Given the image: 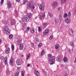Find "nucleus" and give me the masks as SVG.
Segmentation results:
<instances>
[{
	"mask_svg": "<svg viewBox=\"0 0 76 76\" xmlns=\"http://www.w3.org/2000/svg\"><path fill=\"white\" fill-rule=\"evenodd\" d=\"M32 15L31 13H28L27 15L24 16L22 19V21L23 22H27L31 19Z\"/></svg>",
	"mask_w": 76,
	"mask_h": 76,
	"instance_id": "1",
	"label": "nucleus"
},
{
	"mask_svg": "<svg viewBox=\"0 0 76 76\" xmlns=\"http://www.w3.org/2000/svg\"><path fill=\"white\" fill-rule=\"evenodd\" d=\"M27 8L28 9H30L32 8L33 9H35V7L34 6V3L31 1L29 2L27 6Z\"/></svg>",
	"mask_w": 76,
	"mask_h": 76,
	"instance_id": "2",
	"label": "nucleus"
},
{
	"mask_svg": "<svg viewBox=\"0 0 76 76\" xmlns=\"http://www.w3.org/2000/svg\"><path fill=\"white\" fill-rule=\"evenodd\" d=\"M4 32L6 34L9 35L10 34V30L9 28V27L7 26H5L4 27Z\"/></svg>",
	"mask_w": 76,
	"mask_h": 76,
	"instance_id": "3",
	"label": "nucleus"
},
{
	"mask_svg": "<svg viewBox=\"0 0 76 76\" xmlns=\"http://www.w3.org/2000/svg\"><path fill=\"white\" fill-rule=\"evenodd\" d=\"M56 58L55 56L52 57L49 60H48V61L50 63V64H53L55 63V59Z\"/></svg>",
	"mask_w": 76,
	"mask_h": 76,
	"instance_id": "4",
	"label": "nucleus"
},
{
	"mask_svg": "<svg viewBox=\"0 0 76 76\" xmlns=\"http://www.w3.org/2000/svg\"><path fill=\"white\" fill-rule=\"evenodd\" d=\"M58 5V2L56 1L53 2L52 4V6L53 8H55L56 7H57Z\"/></svg>",
	"mask_w": 76,
	"mask_h": 76,
	"instance_id": "5",
	"label": "nucleus"
},
{
	"mask_svg": "<svg viewBox=\"0 0 76 76\" xmlns=\"http://www.w3.org/2000/svg\"><path fill=\"white\" fill-rule=\"evenodd\" d=\"M65 22L67 24H69L70 23V20L68 18H66L65 19Z\"/></svg>",
	"mask_w": 76,
	"mask_h": 76,
	"instance_id": "6",
	"label": "nucleus"
},
{
	"mask_svg": "<svg viewBox=\"0 0 76 76\" xmlns=\"http://www.w3.org/2000/svg\"><path fill=\"white\" fill-rule=\"evenodd\" d=\"M16 63V64H17L18 65H20V64H22V61H21V60L19 59L17 60Z\"/></svg>",
	"mask_w": 76,
	"mask_h": 76,
	"instance_id": "7",
	"label": "nucleus"
},
{
	"mask_svg": "<svg viewBox=\"0 0 76 76\" xmlns=\"http://www.w3.org/2000/svg\"><path fill=\"white\" fill-rule=\"evenodd\" d=\"M39 18H40V19H42V18H45V13L43 12L42 13V15L39 16Z\"/></svg>",
	"mask_w": 76,
	"mask_h": 76,
	"instance_id": "8",
	"label": "nucleus"
},
{
	"mask_svg": "<svg viewBox=\"0 0 76 76\" xmlns=\"http://www.w3.org/2000/svg\"><path fill=\"white\" fill-rule=\"evenodd\" d=\"M48 32H49V30L48 29H46L45 30V31L43 32V34L46 35L47 34H48Z\"/></svg>",
	"mask_w": 76,
	"mask_h": 76,
	"instance_id": "9",
	"label": "nucleus"
},
{
	"mask_svg": "<svg viewBox=\"0 0 76 76\" xmlns=\"http://www.w3.org/2000/svg\"><path fill=\"white\" fill-rule=\"evenodd\" d=\"M4 63L6 65H7V57H5L4 58Z\"/></svg>",
	"mask_w": 76,
	"mask_h": 76,
	"instance_id": "10",
	"label": "nucleus"
},
{
	"mask_svg": "<svg viewBox=\"0 0 76 76\" xmlns=\"http://www.w3.org/2000/svg\"><path fill=\"white\" fill-rule=\"evenodd\" d=\"M39 9L41 10H44V7L42 5H40L39 7Z\"/></svg>",
	"mask_w": 76,
	"mask_h": 76,
	"instance_id": "11",
	"label": "nucleus"
},
{
	"mask_svg": "<svg viewBox=\"0 0 76 76\" xmlns=\"http://www.w3.org/2000/svg\"><path fill=\"white\" fill-rule=\"evenodd\" d=\"M56 59L57 61H61V59L60 58V57L59 56H57L56 58Z\"/></svg>",
	"mask_w": 76,
	"mask_h": 76,
	"instance_id": "12",
	"label": "nucleus"
},
{
	"mask_svg": "<svg viewBox=\"0 0 76 76\" xmlns=\"http://www.w3.org/2000/svg\"><path fill=\"white\" fill-rule=\"evenodd\" d=\"M35 74L37 76H39V75H40V74L39 73V72L36 70H35Z\"/></svg>",
	"mask_w": 76,
	"mask_h": 76,
	"instance_id": "13",
	"label": "nucleus"
},
{
	"mask_svg": "<svg viewBox=\"0 0 76 76\" xmlns=\"http://www.w3.org/2000/svg\"><path fill=\"white\" fill-rule=\"evenodd\" d=\"M10 51V49L9 48H7L6 49V50L5 51V53L7 54L9 53Z\"/></svg>",
	"mask_w": 76,
	"mask_h": 76,
	"instance_id": "14",
	"label": "nucleus"
},
{
	"mask_svg": "<svg viewBox=\"0 0 76 76\" xmlns=\"http://www.w3.org/2000/svg\"><path fill=\"white\" fill-rule=\"evenodd\" d=\"M63 60L64 62H67L68 61V59H67V58L64 57Z\"/></svg>",
	"mask_w": 76,
	"mask_h": 76,
	"instance_id": "15",
	"label": "nucleus"
},
{
	"mask_svg": "<svg viewBox=\"0 0 76 76\" xmlns=\"http://www.w3.org/2000/svg\"><path fill=\"white\" fill-rule=\"evenodd\" d=\"M23 48V45L21 44L20 45L19 49L21 50H22Z\"/></svg>",
	"mask_w": 76,
	"mask_h": 76,
	"instance_id": "16",
	"label": "nucleus"
},
{
	"mask_svg": "<svg viewBox=\"0 0 76 76\" xmlns=\"http://www.w3.org/2000/svg\"><path fill=\"white\" fill-rule=\"evenodd\" d=\"M11 25H15V20H13L12 21H11Z\"/></svg>",
	"mask_w": 76,
	"mask_h": 76,
	"instance_id": "17",
	"label": "nucleus"
},
{
	"mask_svg": "<svg viewBox=\"0 0 76 76\" xmlns=\"http://www.w3.org/2000/svg\"><path fill=\"white\" fill-rule=\"evenodd\" d=\"M13 59L12 58H11L10 60V64H12L13 63Z\"/></svg>",
	"mask_w": 76,
	"mask_h": 76,
	"instance_id": "18",
	"label": "nucleus"
},
{
	"mask_svg": "<svg viewBox=\"0 0 76 76\" xmlns=\"http://www.w3.org/2000/svg\"><path fill=\"white\" fill-rule=\"evenodd\" d=\"M48 15L51 19L53 18V14L50 13H48Z\"/></svg>",
	"mask_w": 76,
	"mask_h": 76,
	"instance_id": "19",
	"label": "nucleus"
},
{
	"mask_svg": "<svg viewBox=\"0 0 76 76\" xmlns=\"http://www.w3.org/2000/svg\"><path fill=\"white\" fill-rule=\"evenodd\" d=\"M66 3V0H61V4H65Z\"/></svg>",
	"mask_w": 76,
	"mask_h": 76,
	"instance_id": "20",
	"label": "nucleus"
},
{
	"mask_svg": "<svg viewBox=\"0 0 76 76\" xmlns=\"http://www.w3.org/2000/svg\"><path fill=\"white\" fill-rule=\"evenodd\" d=\"M26 24L24 23L23 25V28L25 29H26Z\"/></svg>",
	"mask_w": 76,
	"mask_h": 76,
	"instance_id": "21",
	"label": "nucleus"
},
{
	"mask_svg": "<svg viewBox=\"0 0 76 76\" xmlns=\"http://www.w3.org/2000/svg\"><path fill=\"white\" fill-rule=\"evenodd\" d=\"M70 45H71L73 47V46H74L75 45V44H74V43L73 42V41H71L70 42Z\"/></svg>",
	"mask_w": 76,
	"mask_h": 76,
	"instance_id": "22",
	"label": "nucleus"
},
{
	"mask_svg": "<svg viewBox=\"0 0 76 76\" xmlns=\"http://www.w3.org/2000/svg\"><path fill=\"white\" fill-rule=\"evenodd\" d=\"M31 32V33H34L35 32V30L34 28H32L30 29Z\"/></svg>",
	"mask_w": 76,
	"mask_h": 76,
	"instance_id": "23",
	"label": "nucleus"
},
{
	"mask_svg": "<svg viewBox=\"0 0 76 76\" xmlns=\"http://www.w3.org/2000/svg\"><path fill=\"white\" fill-rule=\"evenodd\" d=\"M22 43V41L21 40H18L17 42V44L18 45H20Z\"/></svg>",
	"mask_w": 76,
	"mask_h": 76,
	"instance_id": "24",
	"label": "nucleus"
},
{
	"mask_svg": "<svg viewBox=\"0 0 76 76\" xmlns=\"http://www.w3.org/2000/svg\"><path fill=\"white\" fill-rule=\"evenodd\" d=\"M67 16H68L67 14L66 13H65L63 17L64 18H66L67 17Z\"/></svg>",
	"mask_w": 76,
	"mask_h": 76,
	"instance_id": "25",
	"label": "nucleus"
},
{
	"mask_svg": "<svg viewBox=\"0 0 76 76\" xmlns=\"http://www.w3.org/2000/svg\"><path fill=\"white\" fill-rule=\"evenodd\" d=\"M59 19L60 21H61V20H63V17L61 16L60 15L59 16Z\"/></svg>",
	"mask_w": 76,
	"mask_h": 76,
	"instance_id": "26",
	"label": "nucleus"
},
{
	"mask_svg": "<svg viewBox=\"0 0 76 76\" xmlns=\"http://www.w3.org/2000/svg\"><path fill=\"white\" fill-rule=\"evenodd\" d=\"M7 6L9 8H10V7H11V3H10V2L8 3Z\"/></svg>",
	"mask_w": 76,
	"mask_h": 76,
	"instance_id": "27",
	"label": "nucleus"
},
{
	"mask_svg": "<svg viewBox=\"0 0 76 76\" xmlns=\"http://www.w3.org/2000/svg\"><path fill=\"white\" fill-rule=\"evenodd\" d=\"M31 56V54H28L27 55V57H26V59L27 60H28L29 57H30V56Z\"/></svg>",
	"mask_w": 76,
	"mask_h": 76,
	"instance_id": "28",
	"label": "nucleus"
},
{
	"mask_svg": "<svg viewBox=\"0 0 76 76\" xmlns=\"http://www.w3.org/2000/svg\"><path fill=\"white\" fill-rule=\"evenodd\" d=\"M59 48V46L58 44H56L55 45V48L56 49H58Z\"/></svg>",
	"mask_w": 76,
	"mask_h": 76,
	"instance_id": "29",
	"label": "nucleus"
},
{
	"mask_svg": "<svg viewBox=\"0 0 76 76\" xmlns=\"http://www.w3.org/2000/svg\"><path fill=\"white\" fill-rule=\"evenodd\" d=\"M13 37V35L11 34H10L9 35V38L10 39H11Z\"/></svg>",
	"mask_w": 76,
	"mask_h": 76,
	"instance_id": "30",
	"label": "nucleus"
},
{
	"mask_svg": "<svg viewBox=\"0 0 76 76\" xmlns=\"http://www.w3.org/2000/svg\"><path fill=\"white\" fill-rule=\"evenodd\" d=\"M43 26L44 27H45L47 26V23H45L43 24Z\"/></svg>",
	"mask_w": 76,
	"mask_h": 76,
	"instance_id": "31",
	"label": "nucleus"
},
{
	"mask_svg": "<svg viewBox=\"0 0 76 76\" xmlns=\"http://www.w3.org/2000/svg\"><path fill=\"white\" fill-rule=\"evenodd\" d=\"M21 76H24V72L23 71L21 72Z\"/></svg>",
	"mask_w": 76,
	"mask_h": 76,
	"instance_id": "32",
	"label": "nucleus"
},
{
	"mask_svg": "<svg viewBox=\"0 0 76 76\" xmlns=\"http://www.w3.org/2000/svg\"><path fill=\"white\" fill-rule=\"evenodd\" d=\"M19 72L18 71L15 74V76H18L19 75Z\"/></svg>",
	"mask_w": 76,
	"mask_h": 76,
	"instance_id": "33",
	"label": "nucleus"
},
{
	"mask_svg": "<svg viewBox=\"0 0 76 76\" xmlns=\"http://www.w3.org/2000/svg\"><path fill=\"white\" fill-rule=\"evenodd\" d=\"M58 19L56 18L55 19V22L56 23H58Z\"/></svg>",
	"mask_w": 76,
	"mask_h": 76,
	"instance_id": "34",
	"label": "nucleus"
},
{
	"mask_svg": "<svg viewBox=\"0 0 76 76\" xmlns=\"http://www.w3.org/2000/svg\"><path fill=\"white\" fill-rule=\"evenodd\" d=\"M11 48L12 50H15V46H14V45H12Z\"/></svg>",
	"mask_w": 76,
	"mask_h": 76,
	"instance_id": "35",
	"label": "nucleus"
},
{
	"mask_svg": "<svg viewBox=\"0 0 76 76\" xmlns=\"http://www.w3.org/2000/svg\"><path fill=\"white\" fill-rule=\"evenodd\" d=\"M42 44L41 43H40L38 45V46L39 47H42Z\"/></svg>",
	"mask_w": 76,
	"mask_h": 76,
	"instance_id": "36",
	"label": "nucleus"
},
{
	"mask_svg": "<svg viewBox=\"0 0 76 76\" xmlns=\"http://www.w3.org/2000/svg\"><path fill=\"white\" fill-rule=\"evenodd\" d=\"M31 46L32 47H33L34 46V43L31 42Z\"/></svg>",
	"mask_w": 76,
	"mask_h": 76,
	"instance_id": "37",
	"label": "nucleus"
},
{
	"mask_svg": "<svg viewBox=\"0 0 76 76\" xmlns=\"http://www.w3.org/2000/svg\"><path fill=\"white\" fill-rule=\"evenodd\" d=\"M39 32H41V29L40 28V27H39L38 28Z\"/></svg>",
	"mask_w": 76,
	"mask_h": 76,
	"instance_id": "38",
	"label": "nucleus"
},
{
	"mask_svg": "<svg viewBox=\"0 0 76 76\" xmlns=\"http://www.w3.org/2000/svg\"><path fill=\"white\" fill-rule=\"evenodd\" d=\"M44 50H42L41 53V56H42L43 54H44Z\"/></svg>",
	"mask_w": 76,
	"mask_h": 76,
	"instance_id": "39",
	"label": "nucleus"
},
{
	"mask_svg": "<svg viewBox=\"0 0 76 76\" xmlns=\"http://www.w3.org/2000/svg\"><path fill=\"white\" fill-rule=\"evenodd\" d=\"M48 57H49L50 58V57H51V56H52V55H51V54H48Z\"/></svg>",
	"mask_w": 76,
	"mask_h": 76,
	"instance_id": "40",
	"label": "nucleus"
},
{
	"mask_svg": "<svg viewBox=\"0 0 76 76\" xmlns=\"http://www.w3.org/2000/svg\"><path fill=\"white\" fill-rule=\"evenodd\" d=\"M7 75H9V74H10V71H9L8 70H7Z\"/></svg>",
	"mask_w": 76,
	"mask_h": 76,
	"instance_id": "41",
	"label": "nucleus"
},
{
	"mask_svg": "<svg viewBox=\"0 0 76 76\" xmlns=\"http://www.w3.org/2000/svg\"><path fill=\"white\" fill-rule=\"evenodd\" d=\"M53 37L52 36H51L50 37V38H49V39H50V40H51V39H53Z\"/></svg>",
	"mask_w": 76,
	"mask_h": 76,
	"instance_id": "42",
	"label": "nucleus"
},
{
	"mask_svg": "<svg viewBox=\"0 0 76 76\" xmlns=\"http://www.w3.org/2000/svg\"><path fill=\"white\" fill-rule=\"evenodd\" d=\"M68 16H69V17H70V16H71V13H70V12H69L68 13Z\"/></svg>",
	"mask_w": 76,
	"mask_h": 76,
	"instance_id": "43",
	"label": "nucleus"
},
{
	"mask_svg": "<svg viewBox=\"0 0 76 76\" xmlns=\"http://www.w3.org/2000/svg\"><path fill=\"white\" fill-rule=\"evenodd\" d=\"M27 2V0H24L23 1V4H25Z\"/></svg>",
	"mask_w": 76,
	"mask_h": 76,
	"instance_id": "44",
	"label": "nucleus"
},
{
	"mask_svg": "<svg viewBox=\"0 0 76 76\" xmlns=\"http://www.w3.org/2000/svg\"><path fill=\"white\" fill-rule=\"evenodd\" d=\"M4 1V0H1V4H3V2Z\"/></svg>",
	"mask_w": 76,
	"mask_h": 76,
	"instance_id": "45",
	"label": "nucleus"
},
{
	"mask_svg": "<svg viewBox=\"0 0 76 76\" xmlns=\"http://www.w3.org/2000/svg\"><path fill=\"white\" fill-rule=\"evenodd\" d=\"M61 10V7H59L58 8V11H60Z\"/></svg>",
	"mask_w": 76,
	"mask_h": 76,
	"instance_id": "46",
	"label": "nucleus"
},
{
	"mask_svg": "<svg viewBox=\"0 0 76 76\" xmlns=\"http://www.w3.org/2000/svg\"><path fill=\"white\" fill-rule=\"evenodd\" d=\"M15 14H16V15H18V12H17V11L15 10Z\"/></svg>",
	"mask_w": 76,
	"mask_h": 76,
	"instance_id": "47",
	"label": "nucleus"
},
{
	"mask_svg": "<svg viewBox=\"0 0 76 76\" xmlns=\"http://www.w3.org/2000/svg\"><path fill=\"white\" fill-rule=\"evenodd\" d=\"M68 51L69 53H71V50H70V49H69L68 50Z\"/></svg>",
	"mask_w": 76,
	"mask_h": 76,
	"instance_id": "48",
	"label": "nucleus"
},
{
	"mask_svg": "<svg viewBox=\"0 0 76 76\" xmlns=\"http://www.w3.org/2000/svg\"><path fill=\"white\" fill-rule=\"evenodd\" d=\"M27 30H28H28H29L30 29V28L29 27H28L27 28H26Z\"/></svg>",
	"mask_w": 76,
	"mask_h": 76,
	"instance_id": "49",
	"label": "nucleus"
},
{
	"mask_svg": "<svg viewBox=\"0 0 76 76\" xmlns=\"http://www.w3.org/2000/svg\"><path fill=\"white\" fill-rule=\"evenodd\" d=\"M70 32L71 33H72V34H73V30H71V31H70Z\"/></svg>",
	"mask_w": 76,
	"mask_h": 76,
	"instance_id": "50",
	"label": "nucleus"
},
{
	"mask_svg": "<svg viewBox=\"0 0 76 76\" xmlns=\"http://www.w3.org/2000/svg\"><path fill=\"white\" fill-rule=\"evenodd\" d=\"M16 1H17V2H20V0H16Z\"/></svg>",
	"mask_w": 76,
	"mask_h": 76,
	"instance_id": "51",
	"label": "nucleus"
},
{
	"mask_svg": "<svg viewBox=\"0 0 76 76\" xmlns=\"http://www.w3.org/2000/svg\"><path fill=\"white\" fill-rule=\"evenodd\" d=\"M1 59H4V57H3V56H1Z\"/></svg>",
	"mask_w": 76,
	"mask_h": 76,
	"instance_id": "52",
	"label": "nucleus"
},
{
	"mask_svg": "<svg viewBox=\"0 0 76 76\" xmlns=\"http://www.w3.org/2000/svg\"><path fill=\"white\" fill-rule=\"evenodd\" d=\"M64 76H68V75L67 74H65Z\"/></svg>",
	"mask_w": 76,
	"mask_h": 76,
	"instance_id": "53",
	"label": "nucleus"
},
{
	"mask_svg": "<svg viewBox=\"0 0 76 76\" xmlns=\"http://www.w3.org/2000/svg\"><path fill=\"white\" fill-rule=\"evenodd\" d=\"M59 50H60V49L58 48V49L56 51H59Z\"/></svg>",
	"mask_w": 76,
	"mask_h": 76,
	"instance_id": "54",
	"label": "nucleus"
},
{
	"mask_svg": "<svg viewBox=\"0 0 76 76\" xmlns=\"http://www.w3.org/2000/svg\"><path fill=\"white\" fill-rule=\"evenodd\" d=\"M30 66V64H28L27 65V67H29Z\"/></svg>",
	"mask_w": 76,
	"mask_h": 76,
	"instance_id": "55",
	"label": "nucleus"
},
{
	"mask_svg": "<svg viewBox=\"0 0 76 76\" xmlns=\"http://www.w3.org/2000/svg\"><path fill=\"white\" fill-rule=\"evenodd\" d=\"M61 67H63V66H64V65H63V64H61Z\"/></svg>",
	"mask_w": 76,
	"mask_h": 76,
	"instance_id": "56",
	"label": "nucleus"
},
{
	"mask_svg": "<svg viewBox=\"0 0 76 76\" xmlns=\"http://www.w3.org/2000/svg\"><path fill=\"white\" fill-rule=\"evenodd\" d=\"M1 39H0V44L1 43Z\"/></svg>",
	"mask_w": 76,
	"mask_h": 76,
	"instance_id": "57",
	"label": "nucleus"
},
{
	"mask_svg": "<svg viewBox=\"0 0 76 76\" xmlns=\"http://www.w3.org/2000/svg\"><path fill=\"white\" fill-rule=\"evenodd\" d=\"M75 63H76V58H75Z\"/></svg>",
	"mask_w": 76,
	"mask_h": 76,
	"instance_id": "58",
	"label": "nucleus"
},
{
	"mask_svg": "<svg viewBox=\"0 0 76 76\" xmlns=\"http://www.w3.org/2000/svg\"><path fill=\"white\" fill-rule=\"evenodd\" d=\"M25 49H26V48H24V50H25Z\"/></svg>",
	"mask_w": 76,
	"mask_h": 76,
	"instance_id": "59",
	"label": "nucleus"
},
{
	"mask_svg": "<svg viewBox=\"0 0 76 76\" xmlns=\"http://www.w3.org/2000/svg\"><path fill=\"white\" fill-rule=\"evenodd\" d=\"M5 24H7V23H5Z\"/></svg>",
	"mask_w": 76,
	"mask_h": 76,
	"instance_id": "60",
	"label": "nucleus"
},
{
	"mask_svg": "<svg viewBox=\"0 0 76 76\" xmlns=\"http://www.w3.org/2000/svg\"><path fill=\"white\" fill-rule=\"evenodd\" d=\"M75 12H76V10H75Z\"/></svg>",
	"mask_w": 76,
	"mask_h": 76,
	"instance_id": "61",
	"label": "nucleus"
},
{
	"mask_svg": "<svg viewBox=\"0 0 76 76\" xmlns=\"http://www.w3.org/2000/svg\"><path fill=\"white\" fill-rule=\"evenodd\" d=\"M56 76H58L57 75H56Z\"/></svg>",
	"mask_w": 76,
	"mask_h": 76,
	"instance_id": "62",
	"label": "nucleus"
}]
</instances>
